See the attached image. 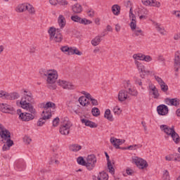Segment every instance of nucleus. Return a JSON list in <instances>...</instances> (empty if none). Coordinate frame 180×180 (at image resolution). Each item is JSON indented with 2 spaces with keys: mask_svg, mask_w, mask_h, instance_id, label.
Instances as JSON below:
<instances>
[{
  "mask_svg": "<svg viewBox=\"0 0 180 180\" xmlns=\"http://www.w3.org/2000/svg\"><path fill=\"white\" fill-rule=\"evenodd\" d=\"M0 136L4 140H6V144L2 147L3 151H8L11 150V147L13 146V141L11 139V132L9 130L6 129L2 124H0Z\"/></svg>",
  "mask_w": 180,
  "mask_h": 180,
  "instance_id": "nucleus-1",
  "label": "nucleus"
},
{
  "mask_svg": "<svg viewBox=\"0 0 180 180\" xmlns=\"http://www.w3.org/2000/svg\"><path fill=\"white\" fill-rule=\"evenodd\" d=\"M41 77H47L46 82H56L57 78H58V75L53 73L51 70H46L44 69L39 71Z\"/></svg>",
  "mask_w": 180,
  "mask_h": 180,
  "instance_id": "nucleus-2",
  "label": "nucleus"
},
{
  "mask_svg": "<svg viewBox=\"0 0 180 180\" xmlns=\"http://www.w3.org/2000/svg\"><path fill=\"white\" fill-rule=\"evenodd\" d=\"M56 32V27H51L48 31L49 34L50 35V40H53L56 43H60L63 41V34H54Z\"/></svg>",
  "mask_w": 180,
  "mask_h": 180,
  "instance_id": "nucleus-3",
  "label": "nucleus"
},
{
  "mask_svg": "<svg viewBox=\"0 0 180 180\" xmlns=\"http://www.w3.org/2000/svg\"><path fill=\"white\" fill-rule=\"evenodd\" d=\"M17 115H19L20 120L22 122H30L34 119V115L29 112H22V110H17Z\"/></svg>",
  "mask_w": 180,
  "mask_h": 180,
  "instance_id": "nucleus-4",
  "label": "nucleus"
},
{
  "mask_svg": "<svg viewBox=\"0 0 180 180\" xmlns=\"http://www.w3.org/2000/svg\"><path fill=\"white\" fill-rule=\"evenodd\" d=\"M86 168L89 171H92L95 168L96 164V156L95 155H89L86 158Z\"/></svg>",
  "mask_w": 180,
  "mask_h": 180,
  "instance_id": "nucleus-5",
  "label": "nucleus"
},
{
  "mask_svg": "<svg viewBox=\"0 0 180 180\" xmlns=\"http://www.w3.org/2000/svg\"><path fill=\"white\" fill-rule=\"evenodd\" d=\"M0 110L3 112V113H9L10 115L16 114V110H15L13 107L5 103L0 104Z\"/></svg>",
  "mask_w": 180,
  "mask_h": 180,
  "instance_id": "nucleus-6",
  "label": "nucleus"
},
{
  "mask_svg": "<svg viewBox=\"0 0 180 180\" xmlns=\"http://www.w3.org/2000/svg\"><path fill=\"white\" fill-rule=\"evenodd\" d=\"M20 104L23 109H27V110H29L31 115H33L34 116V115H36V110L34 109L32 103L22 99L20 102Z\"/></svg>",
  "mask_w": 180,
  "mask_h": 180,
  "instance_id": "nucleus-7",
  "label": "nucleus"
},
{
  "mask_svg": "<svg viewBox=\"0 0 180 180\" xmlns=\"http://www.w3.org/2000/svg\"><path fill=\"white\" fill-rule=\"evenodd\" d=\"M160 128L163 133L167 134V136H165V139H168V137L172 135L174 131H175V127L174 126L169 127L168 125L162 124L160 126Z\"/></svg>",
  "mask_w": 180,
  "mask_h": 180,
  "instance_id": "nucleus-8",
  "label": "nucleus"
},
{
  "mask_svg": "<svg viewBox=\"0 0 180 180\" xmlns=\"http://www.w3.org/2000/svg\"><path fill=\"white\" fill-rule=\"evenodd\" d=\"M71 19L73 22L81 23L82 25H91V23H92V21L87 20L86 18H81V17L78 15H72L71 16Z\"/></svg>",
  "mask_w": 180,
  "mask_h": 180,
  "instance_id": "nucleus-9",
  "label": "nucleus"
},
{
  "mask_svg": "<svg viewBox=\"0 0 180 180\" xmlns=\"http://www.w3.org/2000/svg\"><path fill=\"white\" fill-rule=\"evenodd\" d=\"M157 112L160 116H166V115H168L169 110L168 109V106L161 104L157 107Z\"/></svg>",
  "mask_w": 180,
  "mask_h": 180,
  "instance_id": "nucleus-10",
  "label": "nucleus"
},
{
  "mask_svg": "<svg viewBox=\"0 0 180 180\" xmlns=\"http://www.w3.org/2000/svg\"><path fill=\"white\" fill-rule=\"evenodd\" d=\"M70 129H71V125L70 123L66 122L60 126L59 131L63 136H68L70 134Z\"/></svg>",
  "mask_w": 180,
  "mask_h": 180,
  "instance_id": "nucleus-11",
  "label": "nucleus"
},
{
  "mask_svg": "<svg viewBox=\"0 0 180 180\" xmlns=\"http://www.w3.org/2000/svg\"><path fill=\"white\" fill-rule=\"evenodd\" d=\"M135 64L139 70V71H141L140 77L142 78H144L145 74H150V71L146 70V67L140 62L136 60Z\"/></svg>",
  "mask_w": 180,
  "mask_h": 180,
  "instance_id": "nucleus-12",
  "label": "nucleus"
},
{
  "mask_svg": "<svg viewBox=\"0 0 180 180\" xmlns=\"http://www.w3.org/2000/svg\"><path fill=\"white\" fill-rule=\"evenodd\" d=\"M110 141L111 144L115 148H120V146L122 144H124L126 143V140L124 139H117L115 137H111L110 139Z\"/></svg>",
  "mask_w": 180,
  "mask_h": 180,
  "instance_id": "nucleus-13",
  "label": "nucleus"
},
{
  "mask_svg": "<svg viewBox=\"0 0 180 180\" xmlns=\"http://www.w3.org/2000/svg\"><path fill=\"white\" fill-rule=\"evenodd\" d=\"M174 71L178 72L180 68V52L177 51L174 53Z\"/></svg>",
  "mask_w": 180,
  "mask_h": 180,
  "instance_id": "nucleus-14",
  "label": "nucleus"
},
{
  "mask_svg": "<svg viewBox=\"0 0 180 180\" xmlns=\"http://www.w3.org/2000/svg\"><path fill=\"white\" fill-rule=\"evenodd\" d=\"M133 161L141 169L147 167V162L140 158L135 157Z\"/></svg>",
  "mask_w": 180,
  "mask_h": 180,
  "instance_id": "nucleus-15",
  "label": "nucleus"
},
{
  "mask_svg": "<svg viewBox=\"0 0 180 180\" xmlns=\"http://www.w3.org/2000/svg\"><path fill=\"white\" fill-rule=\"evenodd\" d=\"M67 105L69 108L70 113H75V115H79V111L78 110V109H79L80 106L79 105H75L74 103H72V101H71L68 102ZM76 108H77L78 109H77Z\"/></svg>",
  "mask_w": 180,
  "mask_h": 180,
  "instance_id": "nucleus-16",
  "label": "nucleus"
},
{
  "mask_svg": "<svg viewBox=\"0 0 180 180\" xmlns=\"http://www.w3.org/2000/svg\"><path fill=\"white\" fill-rule=\"evenodd\" d=\"M58 84L60 86L63 87V89H75V86L67 81L59 80Z\"/></svg>",
  "mask_w": 180,
  "mask_h": 180,
  "instance_id": "nucleus-17",
  "label": "nucleus"
},
{
  "mask_svg": "<svg viewBox=\"0 0 180 180\" xmlns=\"http://www.w3.org/2000/svg\"><path fill=\"white\" fill-rule=\"evenodd\" d=\"M165 103L169 106H178L179 105V99L167 98L165 99Z\"/></svg>",
  "mask_w": 180,
  "mask_h": 180,
  "instance_id": "nucleus-18",
  "label": "nucleus"
},
{
  "mask_svg": "<svg viewBox=\"0 0 180 180\" xmlns=\"http://www.w3.org/2000/svg\"><path fill=\"white\" fill-rule=\"evenodd\" d=\"M106 160H107V165H108V169H109V172L110 174H115V168H113V165H112V162H110V160L109 159V154H108L106 152L104 153Z\"/></svg>",
  "mask_w": 180,
  "mask_h": 180,
  "instance_id": "nucleus-19",
  "label": "nucleus"
},
{
  "mask_svg": "<svg viewBox=\"0 0 180 180\" xmlns=\"http://www.w3.org/2000/svg\"><path fill=\"white\" fill-rule=\"evenodd\" d=\"M127 98H128L127 91H126V90H121L119 91L118 101L120 102H124V101H126Z\"/></svg>",
  "mask_w": 180,
  "mask_h": 180,
  "instance_id": "nucleus-20",
  "label": "nucleus"
},
{
  "mask_svg": "<svg viewBox=\"0 0 180 180\" xmlns=\"http://www.w3.org/2000/svg\"><path fill=\"white\" fill-rule=\"evenodd\" d=\"M81 122L82 123L84 124L85 126H87L88 127H91V129H95L98 127V124H96V123L92 121L85 120V119H81Z\"/></svg>",
  "mask_w": 180,
  "mask_h": 180,
  "instance_id": "nucleus-21",
  "label": "nucleus"
},
{
  "mask_svg": "<svg viewBox=\"0 0 180 180\" xmlns=\"http://www.w3.org/2000/svg\"><path fill=\"white\" fill-rule=\"evenodd\" d=\"M138 15L139 16V19H146V17L148 15V11L144 8H139L138 11Z\"/></svg>",
  "mask_w": 180,
  "mask_h": 180,
  "instance_id": "nucleus-22",
  "label": "nucleus"
},
{
  "mask_svg": "<svg viewBox=\"0 0 180 180\" xmlns=\"http://www.w3.org/2000/svg\"><path fill=\"white\" fill-rule=\"evenodd\" d=\"M169 136L172 137L175 144H179L180 143L179 134H178V133H176V131H173V132H172V134Z\"/></svg>",
  "mask_w": 180,
  "mask_h": 180,
  "instance_id": "nucleus-23",
  "label": "nucleus"
},
{
  "mask_svg": "<svg viewBox=\"0 0 180 180\" xmlns=\"http://www.w3.org/2000/svg\"><path fill=\"white\" fill-rule=\"evenodd\" d=\"M72 11L74 13H81L82 12V6L77 3L72 6Z\"/></svg>",
  "mask_w": 180,
  "mask_h": 180,
  "instance_id": "nucleus-24",
  "label": "nucleus"
},
{
  "mask_svg": "<svg viewBox=\"0 0 180 180\" xmlns=\"http://www.w3.org/2000/svg\"><path fill=\"white\" fill-rule=\"evenodd\" d=\"M58 23L60 29H64L65 27V17H64L63 15H60L58 18Z\"/></svg>",
  "mask_w": 180,
  "mask_h": 180,
  "instance_id": "nucleus-25",
  "label": "nucleus"
},
{
  "mask_svg": "<svg viewBox=\"0 0 180 180\" xmlns=\"http://www.w3.org/2000/svg\"><path fill=\"white\" fill-rule=\"evenodd\" d=\"M18 98H20V95H19L16 92H13V93H11V94L7 93L6 99H10L11 101H13L15 99H18Z\"/></svg>",
  "mask_w": 180,
  "mask_h": 180,
  "instance_id": "nucleus-26",
  "label": "nucleus"
},
{
  "mask_svg": "<svg viewBox=\"0 0 180 180\" xmlns=\"http://www.w3.org/2000/svg\"><path fill=\"white\" fill-rule=\"evenodd\" d=\"M112 12L115 16H119L120 15V6L115 4L112 6Z\"/></svg>",
  "mask_w": 180,
  "mask_h": 180,
  "instance_id": "nucleus-27",
  "label": "nucleus"
},
{
  "mask_svg": "<svg viewBox=\"0 0 180 180\" xmlns=\"http://www.w3.org/2000/svg\"><path fill=\"white\" fill-rule=\"evenodd\" d=\"M105 37V34L103 35V37ZM102 36H97L94 39L91 40V44L92 46H98V44L102 41V39L101 38Z\"/></svg>",
  "mask_w": 180,
  "mask_h": 180,
  "instance_id": "nucleus-28",
  "label": "nucleus"
},
{
  "mask_svg": "<svg viewBox=\"0 0 180 180\" xmlns=\"http://www.w3.org/2000/svg\"><path fill=\"white\" fill-rule=\"evenodd\" d=\"M104 117L105 119H108L109 122H113L114 120L113 115H112V114L110 113V110L109 109H107L105 111Z\"/></svg>",
  "mask_w": 180,
  "mask_h": 180,
  "instance_id": "nucleus-29",
  "label": "nucleus"
},
{
  "mask_svg": "<svg viewBox=\"0 0 180 180\" xmlns=\"http://www.w3.org/2000/svg\"><path fill=\"white\" fill-rule=\"evenodd\" d=\"M27 11V4H19L17 7V12H25Z\"/></svg>",
  "mask_w": 180,
  "mask_h": 180,
  "instance_id": "nucleus-30",
  "label": "nucleus"
},
{
  "mask_svg": "<svg viewBox=\"0 0 180 180\" xmlns=\"http://www.w3.org/2000/svg\"><path fill=\"white\" fill-rule=\"evenodd\" d=\"M69 148H70V151L77 153V151H79V150H81V148H82V146H81L78 144H72L69 146Z\"/></svg>",
  "mask_w": 180,
  "mask_h": 180,
  "instance_id": "nucleus-31",
  "label": "nucleus"
},
{
  "mask_svg": "<svg viewBox=\"0 0 180 180\" xmlns=\"http://www.w3.org/2000/svg\"><path fill=\"white\" fill-rule=\"evenodd\" d=\"M98 180H108L109 179V176L105 172H101L99 173Z\"/></svg>",
  "mask_w": 180,
  "mask_h": 180,
  "instance_id": "nucleus-32",
  "label": "nucleus"
},
{
  "mask_svg": "<svg viewBox=\"0 0 180 180\" xmlns=\"http://www.w3.org/2000/svg\"><path fill=\"white\" fill-rule=\"evenodd\" d=\"M46 120H49V116H44L43 117L39 118L37 122V126L41 127V126L46 123Z\"/></svg>",
  "mask_w": 180,
  "mask_h": 180,
  "instance_id": "nucleus-33",
  "label": "nucleus"
},
{
  "mask_svg": "<svg viewBox=\"0 0 180 180\" xmlns=\"http://www.w3.org/2000/svg\"><path fill=\"white\" fill-rule=\"evenodd\" d=\"M78 101L79 102L80 105H82V106H86V105H89V101H88L86 98L84 96L79 98Z\"/></svg>",
  "mask_w": 180,
  "mask_h": 180,
  "instance_id": "nucleus-34",
  "label": "nucleus"
},
{
  "mask_svg": "<svg viewBox=\"0 0 180 180\" xmlns=\"http://www.w3.org/2000/svg\"><path fill=\"white\" fill-rule=\"evenodd\" d=\"M74 54H76V56H82V52L79 51V50H78V49L75 47H71L70 56H72Z\"/></svg>",
  "mask_w": 180,
  "mask_h": 180,
  "instance_id": "nucleus-35",
  "label": "nucleus"
},
{
  "mask_svg": "<svg viewBox=\"0 0 180 180\" xmlns=\"http://www.w3.org/2000/svg\"><path fill=\"white\" fill-rule=\"evenodd\" d=\"M77 164H79V165H82L83 167H86V165H87L86 161H85V160L84 159L83 157L80 156V157L77 158Z\"/></svg>",
  "mask_w": 180,
  "mask_h": 180,
  "instance_id": "nucleus-36",
  "label": "nucleus"
},
{
  "mask_svg": "<svg viewBox=\"0 0 180 180\" xmlns=\"http://www.w3.org/2000/svg\"><path fill=\"white\" fill-rule=\"evenodd\" d=\"M91 113L93 116L98 117L101 115V110H99V108L94 107L91 109Z\"/></svg>",
  "mask_w": 180,
  "mask_h": 180,
  "instance_id": "nucleus-37",
  "label": "nucleus"
},
{
  "mask_svg": "<svg viewBox=\"0 0 180 180\" xmlns=\"http://www.w3.org/2000/svg\"><path fill=\"white\" fill-rule=\"evenodd\" d=\"M44 108L46 110H49V108H53V109H56V103L49 101L44 105Z\"/></svg>",
  "mask_w": 180,
  "mask_h": 180,
  "instance_id": "nucleus-38",
  "label": "nucleus"
},
{
  "mask_svg": "<svg viewBox=\"0 0 180 180\" xmlns=\"http://www.w3.org/2000/svg\"><path fill=\"white\" fill-rule=\"evenodd\" d=\"M144 57L145 55H143V53L134 54L133 56V58L134 60H140L141 61H144Z\"/></svg>",
  "mask_w": 180,
  "mask_h": 180,
  "instance_id": "nucleus-39",
  "label": "nucleus"
},
{
  "mask_svg": "<svg viewBox=\"0 0 180 180\" xmlns=\"http://www.w3.org/2000/svg\"><path fill=\"white\" fill-rule=\"evenodd\" d=\"M44 116H45L46 117H47V116L49 117V119L51 118V112H50V110H44L41 113V117H43Z\"/></svg>",
  "mask_w": 180,
  "mask_h": 180,
  "instance_id": "nucleus-40",
  "label": "nucleus"
},
{
  "mask_svg": "<svg viewBox=\"0 0 180 180\" xmlns=\"http://www.w3.org/2000/svg\"><path fill=\"white\" fill-rule=\"evenodd\" d=\"M61 51H63V53H68V56H70L71 53V47H68V46H63L60 48Z\"/></svg>",
  "mask_w": 180,
  "mask_h": 180,
  "instance_id": "nucleus-41",
  "label": "nucleus"
},
{
  "mask_svg": "<svg viewBox=\"0 0 180 180\" xmlns=\"http://www.w3.org/2000/svg\"><path fill=\"white\" fill-rule=\"evenodd\" d=\"M160 85L162 92H167L168 91V85H167L165 82H163V83L160 84Z\"/></svg>",
  "mask_w": 180,
  "mask_h": 180,
  "instance_id": "nucleus-42",
  "label": "nucleus"
},
{
  "mask_svg": "<svg viewBox=\"0 0 180 180\" xmlns=\"http://www.w3.org/2000/svg\"><path fill=\"white\" fill-rule=\"evenodd\" d=\"M150 6H155L156 8H160V6H161V3L157 1L156 0H151Z\"/></svg>",
  "mask_w": 180,
  "mask_h": 180,
  "instance_id": "nucleus-43",
  "label": "nucleus"
},
{
  "mask_svg": "<svg viewBox=\"0 0 180 180\" xmlns=\"http://www.w3.org/2000/svg\"><path fill=\"white\" fill-rule=\"evenodd\" d=\"M47 83H48L47 88H49V89H56L57 86L54 84L56 82H47Z\"/></svg>",
  "mask_w": 180,
  "mask_h": 180,
  "instance_id": "nucleus-44",
  "label": "nucleus"
},
{
  "mask_svg": "<svg viewBox=\"0 0 180 180\" xmlns=\"http://www.w3.org/2000/svg\"><path fill=\"white\" fill-rule=\"evenodd\" d=\"M163 180H171L169 177V172L167 170H165L163 173Z\"/></svg>",
  "mask_w": 180,
  "mask_h": 180,
  "instance_id": "nucleus-45",
  "label": "nucleus"
},
{
  "mask_svg": "<svg viewBox=\"0 0 180 180\" xmlns=\"http://www.w3.org/2000/svg\"><path fill=\"white\" fill-rule=\"evenodd\" d=\"M130 27H131V30L133 31L137 29V21H131Z\"/></svg>",
  "mask_w": 180,
  "mask_h": 180,
  "instance_id": "nucleus-46",
  "label": "nucleus"
},
{
  "mask_svg": "<svg viewBox=\"0 0 180 180\" xmlns=\"http://www.w3.org/2000/svg\"><path fill=\"white\" fill-rule=\"evenodd\" d=\"M27 11H28L29 13H31L32 15H34V8L32 6V5L29 4L27 6Z\"/></svg>",
  "mask_w": 180,
  "mask_h": 180,
  "instance_id": "nucleus-47",
  "label": "nucleus"
},
{
  "mask_svg": "<svg viewBox=\"0 0 180 180\" xmlns=\"http://www.w3.org/2000/svg\"><path fill=\"white\" fill-rule=\"evenodd\" d=\"M24 101H26V102H30V103H33V102H34L33 95L25 96Z\"/></svg>",
  "mask_w": 180,
  "mask_h": 180,
  "instance_id": "nucleus-48",
  "label": "nucleus"
},
{
  "mask_svg": "<svg viewBox=\"0 0 180 180\" xmlns=\"http://www.w3.org/2000/svg\"><path fill=\"white\" fill-rule=\"evenodd\" d=\"M134 30V34H135V36H144L143 33V30L138 29V30Z\"/></svg>",
  "mask_w": 180,
  "mask_h": 180,
  "instance_id": "nucleus-49",
  "label": "nucleus"
},
{
  "mask_svg": "<svg viewBox=\"0 0 180 180\" xmlns=\"http://www.w3.org/2000/svg\"><path fill=\"white\" fill-rule=\"evenodd\" d=\"M127 94H129V95H132V96H137V91L133 90L131 88L129 89L128 91H127Z\"/></svg>",
  "mask_w": 180,
  "mask_h": 180,
  "instance_id": "nucleus-50",
  "label": "nucleus"
},
{
  "mask_svg": "<svg viewBox=\"0 0 180 180\" xmlns=\"http://www.w3.org/2000/svg\"><path fill=\"white\" fill-rule=\"evenodd\" d=\"M60 123V118L58 117H56L53 120V127H57L58 124Z\"/></svg>",
  "mask_w": 180,
  "mask_h": 180,
  "instance_id": "nucleus-51",
  "label": "nucleus"
},
{
  "mask_svg": "<svg viewBox=\"0 0 180 180\" xmlns=\"http://www.w3.org/2000/svg\"><path fill=\"white\" fill-rule=\"evenodd\" d=\"M82 94L83 95H84V96H85L84 98H86V99H89V101H91V99L93 98L92 96H91V94L89 93H87V92L83 91H82Z\"/></svg>",
  "mask_w": 180,
  "mask_h": 180,
  "instance_id": "nucleus-52",
  "label": "nucleus"
},
{
  "mask_svg": "<svg viewBox=\"0 0 180 180\" xmlns=\"http://www.w3.org/2000/svg\"><path fill=\"white\" fill-rule=\"evenodd\" d=\"M156 29L158 32H159L161 34H164V32H165L164 27H161L160 25L157 24Z\"/></svg>",
  "mask_w": 180,
  "mask_h": 180,
  "instance_id": "nucleus-53",
  "label": "nucleus"
},
{
  "mask_svg": "<svg viewBox=\"0 0 180 180\" xmlns=\"http://www.w3.org/2000/svg\"><path fill=\"white\" fill-rule=\"evenodd\" d=\"M153 95L154 96L155 99H158V97L160 96V93L158 92V89L153 91Z\"/></svg>",
  "mask_w": 180,
  "mask_h": 180,
  "instance_id": "nucleus-54",
  "label": "nucleus"
},
{
  "mask_svg": "<svg viewBox=\"0 0 180 180\" xmlns=\"http://www.w3.org/2000/svg\"><path fill=\"white\" fill-rule=\"evenodd\" d=\"M113 112L115 115H120L122 113V110L120 109V108L116 106L114 109H113Z\"/></svg>",
  "mask_w": 180,
  "mask_h": 180,
  "instance_id": "nucleus-55",
  "label": "nucleus"
},
{
  "mask_svg": "<svg viewBox=\"0 0 180 180\" xmlns=\"http://www.w3.org/2000/svg\"><path fill=\"white\" fill-rule=\"evenodd\" d=\"M23 141L25 144H30V143H32V139L28 136H24Z\"/></svg>",
  "mask_w": 180,
  "mask_h": 180,
  "instance_id": "nucleus-56",
  "label": "nucleus"
},
{
  "mask_svg": "<svg viewBox=\"0 0 180 180\" xmlns=\"http://www.w3.org/2000/svg\"><path fill=\"white\" fill-rule=\"evenodd\" d=\"M58 4L61 6H66V5H68V1H67L66 0H61L59 1Z\"/></svg>",
  "mask_w": 180,
  "mask_h": 180,
  "instance_id": "nucleus-57",
  "label": "nucleus"
},
{
  "mask_svg": "<svg viewBox=\"0 0 180 180\" xmlns=\"http://www.w3.org/2000/svg\"><path fill=\"white\" fill-rule=\"evenodd\" d=\"M142 4L146 6H150L151 0H142Z\"/></svg>",
  "mask_w": 180,
  "mask_h": 180,
  "instance_id": "nucleus-58",
  "label": "nucleus"
},
{
  "mask_svg": "<svg viewBox=\"0 0 180 180\" xmlns=\"http://www.w3.org/2000/svg\"><path fill=\"white\" fill-rule=\"evenodd\" d=\"M91 105H93V106H98V105H99V103H98V100L95 99V98H91Z\"/></svg>",
  "mask_w": 180,
  "mask_h": 180,
  "instance_id": "nucleus-59",
  "label": "nucleus"
},
{
  "mask_svg": "<svg viewBox=\"0 0 180 180\" xmlns=\"http://www.w3.org/2000/svg\"><path fill=\"white\" fill-rule=\"evenodd\" d=\"M6 95H8V93L5 91H0V98H4V99H6Z\"/></svg>",
  "mask_w": 180,
  "mask_h": 180,
  "instance_id": "nucleus-60",
  "label": "nucleus"
},
{
  "mask_svg": "<svg viewBox=\"0 0 180 180\" xmlns=\"http://www.w3.org/2000/svg\"><path fill=\"white\" fill-rule=\"evenodd\" d=\"M153 60V58H151V56H146L143 58V61H146V63H150V61H151Z\"/></svg>",
  "mask_w": 180,
  "mask_h": 180,
  "instance_id": "nucleus-61",
  "label": "nucleus"
},
{
  "mask_svg": "<svg viewBox=\"0 0 180 180\" xmlns=\"http://www.w3.org/2000/svg\"><path fill=\"white\" fill-rule=\"evenodd\" d=\"M33 95L32 92L29 90H24V96L26 98V96H31Z\"/></svg>",
  "mask_w": 180,
  "mask_h": 180,
  "instance_id": "nucleus-62",
  "label": "nucleus"
},
{
  "mask_svg": "<svg viewBox=\"0 0 180 180\" xmlns=\"http://www.w3.org/2000/svg\"><path fill=\"white\" fill-rule=\"evenodd\" d=\"M174 155H172V154L165 156L166 161H172L174 160Z\"/></svg>",
  "mask_w": 180,
  "mask_h": 180,
  "instance_id": "nucleus-63",
  "label": "nucleus"
},
{
  "mask_svg": "<svg viewBox=\"0 0 180 180\" xmlns=\"http://www.w3.org/2000/svg\"><path fill=\"white\" fill-rule=\"evenodd\" d=\"M155 79L158 82L159 85H161V84H163V82H164L162 79H161V77H160L158 76H155Z\"/></svg>",
  "mask_w": 180,
  "mask_h": 180,
  "instance_id": "nucleus-64",
  "label": "nucleus"
}]
</instances>
